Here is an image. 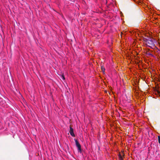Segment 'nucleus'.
Returning <instances> with one entry per match:
<instances>
[{
  "label": "nucleus",
  "instance_id": "obj_1",
  "mask_svg": "<svg viewBox=\"0 0 160 160\" xmlns=\"http://www.w3.org/2000/svg\"><path fill=\"white\" fill-rule=\"evenodd\" d=\"M153 39V38H149V40H148L147 41V43H146V44L148 47L152 49H153V47L154 46V44Z\"/></svg>",
  "mask_w": 160,
  "mask_h": 160
},
{
  "label": "nucleus",
  "instance_id": "obj_2",
  "mask_svg": "<svg viewBox=\"0 0 160 160\" xmlns=\"http://www.w3.org/2000/svg\"><path fill=\"white\" fill-rule=\"evenodd\" d=\"M74 140L75 142L76 146L78 148V152L81 153L82 152V149L80 144L77 140L74 139Z\"/></svg>",
  "mask_w": 160,
  "mask_h": 160
},
{
  "label": "nucleus",
  "instance_id": "obj_3",
  "mask_svg": "<svg viewBox=\"0 0 160 160\" xmlns=\"http://www.w3.org/2000/svg\"><path fill=\"white\" fill-rule=\"evenodd\" d=\"M69 133L70 134V135L73 137H75V135L73 132V130L71 126V125H70V131H69Z\"/></svg>",
  "mask_w": 160,
  "mask_h": 160
},
{
  "label": "nucleus",
  "instance_id": "obj_4",
  "mask_svg": "<svg viewBox=\"0 0 160 160\" xmlns=\"http://www.w3.org/2000/svg\"><path fill=\"white\" fill-rule=\"evenodd\" d=\"M123 155L124 154L122 152L119 153L118 156H119V158L120 159V160H123V158L122 156H123Z\"/></svg>",
  "mask_w": 160,
  "mask_h": 160
},
{
  "label": "nucleus",
  "instance_id": "obj_5",
  "mask_svg": "<svg viewBox=\"0 0 160 160\" xmlns=\"http://www.w3.org/2000/svg\"><path fill=\"white\" fill-rule=\"evenodd\" d=\"M146 54L149 56H151L152 57H154V56L151 53L148 51H147L146 52Z\"/></svg>",
  "mask_w": 160,
  "mask_h": 160
},
{
  "label": "nucleus",
  "instance_id": "obj_6",
  "mask_svg": "<svg viewBox=\"0 0 160 160\" xmlns=\"http://www.w3.org/2000/svg\"><path fill=\"white\" fill-rule=\"evenodd\" d=\"M101 69L102 72H104L105 69V68H104V67L102 66V67H101Z\"/></svg>",
  "mask_w": 160,
  "mask_h": 160
},
{
  "label": "nucleus",
  "instance_id": "obj_7",
  "mask_svg": "<svg viewBox=\"0 0 160 160\" xmlns=\"http://www.w3.org/2000/svg\"><path fill=\"white\" fill-rule=\"evenodd\" d=\"M158 139L159 143H160V136H158Z\"/></svg>",
  "mask_w": 160,
  "mask_h": 160
},
{
  "label": "nucleus",
  "instance_id": "obj_8",
  "mask_svg": "<svg viewBox=\"0 0 160 160\" xmlns=\"http://www.w3.org/2000/svg\"><path fill=\"white\" fill-rule=\"evenodd\" d=\"M149 40V38L148 39H147V38H145L144 39V41L146 43H147V41H148V40Z\"/></svg>",
  "mask_w": 160,
  "mask_h": 160
},
{
  "label": "nucleus",
  "instance_id": "obj_9",
  "mask_svg": "<svg viewBox=\"0 0 160 160\" xmlns=\"http://www.w3.org/2000/svg\"><path fill=\"white\" fill-rule=\"evenodd\" d=\"M62 78L63 79H65V78H64V77L63 76H62Z\"/></svg>",
  "mask_w": 160,
  "mask_h": 160
},
{
  "label": "nucleus",
  "instance_id": "obj_10",
  "mask_svg": "<svg viewBox=\"0 0 160 160\" xmlns=\"http://www.w3.org/2000/svg\"><path fill=\"white\" fill-rule=\"evenodd\" d=\"M157 92H158V94H159L160 95V92L159 91H158Z\"/></svg>",
  "mask_w": 160,
  "mask_h": 160
},
{
  "label": "nucleus",
  "instance_id": "obj_11",
  "mask_svg": "<svg viewBox=\"0 0 160 160\" xmlns=\"http://www.w3.org/2000/svg\"><path fill=\"white\" fill-rule=\"evenodd\" d=\"M148 50H149L151 52H152V51H150V49H148Z\"/></svg>",
  "mask_w": 160,
  "mask_h": 160
}]
</instances>
